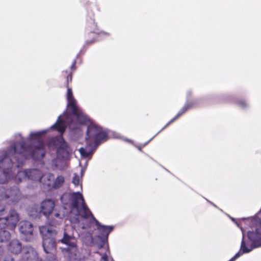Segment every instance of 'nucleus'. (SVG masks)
I'll return each mask as SVG.
<instances>
[{
    "label": "nucleus",
    "instance_id": "obj_32",
    "mask_svg": "<svg viewBox=\"0 0 261 261\" xmlns=\"http://www.w3.org/2000/svg\"><path fill=\"white\" fill-rule=\"evenodd\" d=\"M4 252V248L2 246H0V256L3 254Z\"/></svg>",
    "mask_w": 261,
    "mask_h": 261
},
{
    "label": "nucleus",
    "instance_id": "obj_12",
    "mask_svg": "<svg viewBox=\"0 0 261 261\" xmlns=\"http://www.w3.org/2000/svg\"><path fill=\"white\" fill-rule=\"evenodd\" d=\"M55 206V203L54 200L50 199H45L41 203L40 211L38 212L36 211V213L34 214L32 210L30 211V215L37 216L38 214H41L46 217H48L53 212Z\"/></svg>",
    "mask_w": 261,
    "mask_h": 261
},
{
    "label": "nucleus",
    "instance_id": "obj_33",
    "mask_svg": "<svg viewBox=\"0 0 261 261\" xmlns=\"http://www.w3.org/2000/svg\"><path fill=\"white\" fill-rule=\"evenodd\" d=\"M137 148L140 150L141 151V148L140 146H137Z\"/></svg>",
    "mask_w": 261,
    "mask_h": 261
},
{
    "label": "nucleus",
    "instance_id": "obj_14",
    "mask_svg": "<svg viewBox=\"0 0 261 261\" xmlns=\"http://www.w3.org/2000/svg\"><path fill=\"white\" fill-rule=\"evenodd\" d=\"M62 77L65 80L64 87L67 89L66 98L68 101L75 100L74 99L72 89L69 87V84L72 82V72H68L67 70L63 71L62 72Z\"/></svg>",
    "mask_w": 261,
    "mask_h": 261
},
{
    "label": "nucleus",
    "instance_id": "obj_2",
    "mask_svg": "<svg viewBox=\"0 0 261 261\" xmlns=\"http://www.w3.org/2000/svg\"><path fill=\"white\" fill-rule=\"evenodd\" d=\"M61 201L64 205L70 204L72 210L76 209L77 215L84 219H88L92 212L87 206L82 194L80 192L65 193L61 197Z\"/></svg>",
    "mask_w": 261,
    "mask_h": 261
},
{
    "label": "nucleus",
    "instance_id": "obj_21",
    "mask_svg": "<svg viewBox=\"0 0 261 261\" xmlns=\"http://www.w3.org/2000/svg\"><path fill=\"white\" fill-rule=\"evenodd\" d=\"M64 181L65 179L63 176H58L53 185V188L55 189L60 188L63 185Z\"/></svg>",
    "mask_w": 261,
    "mask_h": 261
},
{
    "label": "nucleus",
    "instance_id": "obj_6",
    "mask_svg": "<svg viewBox=\"0 0 261 261\" xmlns=\"http://www.w3.org/2000/svg\"><path fill=\"white\" fill-rule=\"evenodd\" d=\"M42 134V133L40 132H35L31 133L30 135L32 139L36 140L31 152L32 158L35 160L42 159L45 154L44 143L39 138Z\"/></svg>",
    "mask_w": 261,
    "mask_h": 261
},
{
    "label": "nucleus",
    "instance_id": "obj_25",
    "mask_svg": "<svg viewBox=\"0 0 261 261\" xmlns=\"http://www.w3.org/2000/svg\"><path fill=\"white\" fill-rule=\"evenodd\" d=\"M3 261H15L14 258L11 255L5 256Z\"/></svg>",
    "mask_w": 261,
    "mask_h": 261
},
{
    "label": "nucleus",
    "instance_id": "obj_24",
    "mask_svg": "<svg viewBox=\"0 0 261 261\" xmlns=\"http://www.w3.org/2000/svg\"><path fill=\"white\" fill-rule=\"evenodd\" d=\"M72 182L75 186H77L80 184V178L77 174H74L72 178Z\"/></svg>",
    "mask_w": 261,
    "mask_h": 261
},
{
    "label": "nucleus",
    "instance_id": "obj_26",
    "mask_svg": "<svg viewBox=\"0 0 261 261\" xmlns=\"http://www.w3.org/2000/svg\"><path fill=\"white\" fill-rule=\"evenodd\" d=\"M242 252L241 253L240 252H238L233 256L229 261H234L237 258L240 257L241 255L243 254Z\"/></svg>",
    "mask_w": 261,
    "mask_h": 261
},
{
    "label": "nucleus",
    "instance_id": "obj_19",
    "mask_svg": "<svg viewBox=\"0 0 261 261\" xmlns=\"http://www.w3.org/2000/svg\"><path fill=\"white\" fill-rule=\"evenodd\" d=\"M67 108L68 113L70 115H73L81 110L76 105V100L68 101Z\"/></svg>",
    "mask_w": 261,
    "mask_h": 261
},
{
    "label": "nucleus",
    "instance_id": "obj_23",
    "mask_svg": "<svg viewBox=\"0 0 261 261\" xmlns=\"http://www.w3.org/2000/svg\"><path fill=\"white\" fill-rule=\"evenodd\" d=\"M241 249L242 250V253L249 252L252 249H248L246 246L245 242L243 240L241 243Z\"/></svg>",
    "mask_w": 261,
    "mask_h": 261
},
{
    "label": "nucleus",
    "instance_id": "obj_28",
    "mask_svg": "<svg viewBox=\"0 0 261 261\" xmlns=\"http://www.w3.org/2000/svg\"><path fill=\"white\" fill-rule=\"evenodd\" d=\"M75 65H76V60H74L70 67L71 70V71H70L72 73V71H73L75 70V69H76ZM68 71L69 72V71Z\"/></svg>",
    "mask_w": 261,
    "mask_h": 261
},
{
    "label": "nucleus",
    "instance_id": "obj_5",
    "mask_svg": "<svg viewBox=\"0 0 261 261\" xmlns=\"http://www.w3.org/2000/svg\"><path fill=\"white\" fill-rule=\"evenodd\" d=\"M40 232L44 235L42 246L46 253H51L56 250V243L55 239L57 232L53 229H49L43 226L40 229Z\"/></svg>",
    "mask_w": 261,
    "mask_h": 261
},
{
    "label": "nucleus",
    "instance_id": "obj_7",
    "mask_svg": "<svg viewBox=\"0 0 261 261\" xmlns=\"http://www.w3.org/2000/svg\"><path fill=\"white\" fill-rule=\"evenodd\" d=\"M19 220V217L17 212L15 210H11L7 216L0 218V227L13 230Z\"/></svg>",
    "mask_w": 261,
    "mask_h": 261
},
{
    "label": "nucleus",
    "instance_id": "obj_29",
    "mask_svg": "<svg viewBox=\"0 0 261 261\" xmlns=\"http://www.w3.org/2000/svg\"><path fill=\"white\" fill-rule=\"evenodd\" d=\"M55 216L56 217V218H58L59 219H62L64 217V215H61V214H60L59 213H56L55 214Z\"/></svg>",
    "mask_w": 261,
    "mask_h": 261
},
{
    "label": "nucleus",
    "instance_id": "obj_16",
    "mask_svg": "<svg viewBox=\"0 0 261 261\" xmlns=\"http://www.w3.org/2000/svg\"><path fill=\"white\" fill-rule=\"evenodd\" d=\"M8 250L13 254H18L22 250V244L16 239L11 240L8 245Z\"/></svg>",
    "mask_w": 261,
    "mask_h": 261
},
{
    "label": "nucleus",
    "instance_id": "obj_22",
    "mask_svg": "<svg viewBox=\"0 0 261 261\" xmlns=\"http://www.w3.org/2000/svg\"><path fill=\"white\" fill-rule=\"evenodd\" d=\"M11 238L10 233L7 230H2L0 231V242H6L10 240Z\"/></svg>",
    "mask_w": 261,
    "mask_h": 261
},
{
    "label": "nucleus",
    "instance_id": "obj_15",
    "mask_svg": "<svg viewBox=\"0 0 261 261\" xmlns=\"http://www.w3.org/2000/svg\"><path fill=\"white\" fill-rule=\"evenodd\" d=\"M33 230V226L30 222L22 221L19 223V230L24 236L29 237L32 236Z\"/></svg>",
    "mask_w": 261,
    "mask_h": 261
},
{
    "label": "nucleus",
    "instance_id": "obj_30",
    "mask_svg": "<svg viewBox=\"0 0 261 261\" xmlns=\"http://www.w3.org/2000/svg\"><path fill=\"white\" fill-rule=\"evenodd\" d=\"M239 105L241 107H243V108H245V107H246V106H247V104H246V102L243 101H240V102H239Z\"/></svg>",
    "mask_w": 261,
    "mask_h": 261
},
{
    "label": "nucleus",
    "instance_id": "obj_20",
    "mask_svg": "<svg viewBox=\"0 0 261 261\" xmlns=\"http://www.w3.org/2000/svg\"><path fill=\"white\" fill-rule=\"evenodd\" d=\"M73 116H75L77 122L80 124H85L88 121L87 116L84 114L81 110Z\"/></svg>",
    "mask_w": 261,
    "mask_h": 261
},
{
    "label": "nucleus",
    "instance_id": "obj_4",
    "mask_svg": "<svg viewBox=\"0 0 261 261\" xmlns=\"http://www.w3.org/2000/svg\"><path fill=\"white\" fill-rule=\"evenodd\" d=\"M20 196V191L16 186L6 189L4 187H0V200H5L7 203H13L17 201ZM5 208L0 204V216L4 215Z\"/></svg>",
    "mask_w": 261,
    "mask_h": 261
},
{
    "label": "nucleus",
    "instance_id": "obj_11",
    "mask_svg": "<svg viewBox=\"0 0 261 261\" xmlns=\"http://www.w3.org/2000/svg\"><path fill=\"white\" fill-rule=\"evenodd\" d=\"M55 143L58 146L57 154L62 158H66L71 153L72 150L68 143L65 141L62 136L56 138Z\"/></svg>",
    "mask_w": 261,
    "mask_h": 261
},
{
    "label": "nucleus",
    "instance_id": "obj_18",
    "mask_svg": "<svg viewBox=\"0 0 261 261\" xmlns=\"http://www.w3.org/2000/svg\"><path fill=\"white\" fill-rule=\"evenodd\" d=\"M51 128L56 130L61 135L63 134L66 128V125L65 121L61 119V116L58 117L56 122L51 126Z\"/></svg>",
    "mask_w": 261,
    "mask_h": 261
},
{
    "label": "nucleus",
    "instance_id": "obj_31",
    "mask_svg": "<svg viewBox=\"0 0 261 261\" xmlns=\"http://www.w3.org/2000/svg\"><path fill=\"white\" fill-rule=\"evenodd\" d=\"M101 259L103 261H108V257L107 254H104L103 255H102V256L101 257Z\"/></svg>",
    "mask_w": 261,
    "mask_h": 261
},
{
    "label": "nucleus",
    "instance_id": "obj_27",
    "mask_svg": "<svg viewBox=\"0 0 261 261\" xmlns=\"http://www.w3.org/2000/svg\"><path fill=\"white\" fill-rule=\"evenodd\" d=\"M80 152L81 153V154L83 155V156H88V153H87V152L86 151L85 149L82 147L80 149Z\"/></svg>",
    "mask_w": 261,
    "mask_h": 261
},
{
    "label": "nucleus",
    "instance_id": "obj_10",
    "mask_svg": "<svg viewBox=\"0 0 261 261\" xmlns=\"http://www.w3.org/2000/svg\"><path fill=\"white\" fill-rule=\"evenodd\" d=\"M16 176L18 177L19 181L20 182L22 181V179L20 178L21 177H22L23 178H27L34 181L41 182L43 174L39 169H31L19 171Z\"/></svg>",
    "mask_w": 261,
    "mask_h": 261
},
{
    "label": "nucleus",
    "instance_id": "obj_3",
    "mask_svg": "<svg viewBox=\"0 0 261 261\" xmlns=\"http://www.w3.org/2000/svg\"><path fill=\"white\" fill-rule=\"evenodd\" d=\"M108 135L102 128L95 123H90L87 126L86 140L89 147H97L102 141L107 140Z\"/></svg>",
    "mask_w": 261,
    "mask_h": 261
},
{
    "label": "nucleus",
    "instance_id": "obj_8",
    "mask_svg": "<svg viewBox=\"0 0 261 261\" xmlns=\"http://www.w3.org/2000/svg\"><path fill=\"white\" fill-rule=\"evenodd\" d=\"M97 25L94 19L90 18L87 22V30L88 33L86 35V41L85 43V47H88L97 41L98 33L96 32L97 30Z\"/></svg>",
    "mask_w": 261,
    "mask_h": 261
},
{
    "label": "nucleus",
    "instance_id": "obj_17",
    "mask_svg": "<svg viewBox=\"0 0 261 261\" xmlns=\"http://www.w3.org/2000/svg\"><path fill=\"white\" fill-rule=\"evenodd\" d=\"M193 107V104L191 103H186L182 108L180 110V111L177 113V114L175 116L174 118L171 119L164 126V127L162 128V129H165L168 126H169L170 124L177 119L179 117L182 115L184 113H185L188 110L190 109Z\"/></svg>",
    "mask_w": 261,
    "mask_h": 261
},
{
    "label": "nucleus",
    "instance_id": "obj_13",
    "mask_svg": "<svg viewBox=\"0 0 261 261\" xmlns=\"http://www.w3.org/2000/svg\"><path fill=\"white\" fill-rule=\"evenodd\" d=\"M71 237L65 232L63 238L60 240L62 243L67 245V248L65 249L69 253L70 259L76 256L77 252V246L74 242L71 241Z\"/></svg>",
    "mask_w": 261,
    "mask_h": 261
},
{
    "label": "nucleus",
    "instance_id": "obj_1",
    "mask_svg": "<svg viewBox=\"0 0 261 261\" xmlns=\"http://www.w3.org/2000/svg\"><path fill=\"white\" fill-rule=\"evenodd\" d=\"M26 143L23 141L15 142L7 151L0 155V184L6 182L12 176L14 160L16 166H22L25 159Z\"/></svg>",
    "mask_w": 261,
    "mask_h": 261
},
{
    "label": "nucleus",
    "instance_id": "obj_9",
    "mask_svg": "<svg viewBox=\"0 0 261 261\" xmlns=\"http://www.w3.org/2000/svg\"><path fill=\"white\" fill-rule=\"evenodd\" d=\"M89 217L95 222L97 226V229L99 231L101 236H98V238L100 240V243L98 245L99 248H101L105 244L106 241L107 240L109 233L113 230V226H107L100 224L98 221L94 217L93 214L90 215Z\"/></svg>",
    "mask_w": 261,
    "mask_h": 261
}]
</instances>
